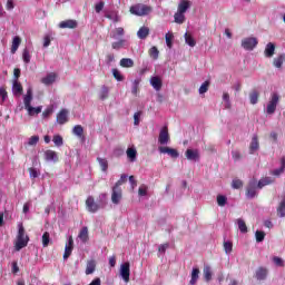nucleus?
I'll list each match as a JSON object with an SVG mask.
<instances>
[{"mask_svg":"<svg viewBox=\"0 0 285 285\" xmlns=\"http://www.w3.org/2000/svg\"><path fill=\"white\" fill-rule=\"evenodd\" d=\"M21 46V38L19 36L13 37L11 45V55H16Z\"/></svg>","mask_w":285,"mask_h":285,"instance_id":"5701e85b","label":"nucleus"},{"mask_svg":"<svg viewBox=\"0 0 285 285\" xmlns=\"http://www.w3.org/2000/svg\"><path fill=\"white\" fill-rule=\"evenodd\" d=\"M158 151L160 155H168L171 157V159H177L179 157V151L175 148L166 147V146H159Z\"/></svg>","mask_w":285,"mask_h":285,"instance_id":"0eeeda50","label":"nucleus"},{"mask_svg":"<svg viewBox=\"0 0 285 285\" xmlns=\"http://www.w3.org/2000/svg\"><path fill=\"white\" fill-rule=\"evenodd\" d=\"M259 100V94H257V91H253L249 95V101L253 106H255V104H257V101Z\"/></svg>","mask_w":285,"mask_h":285,"instance_id":"4d7b16f0","label":"nucleus"},{"mask_svg":"<svg viewBox=\"0 0 285 285\" xmlns=\"http://www.w3.org/2000/svg\"><path fill=\"white\" fill-rule=\"evenodd\" d=\"M121 68H132L135 66V61L130 58H122L120 60Z\"/></svg>","mask_w":285,"mask_h":285,"instance_id":"e433bc0d","label":"nucleus"},{"mask_svg":"<svg viewBox=\"0 0 285 285\" xmlns=\"http://www.w3.org/2000/svg\"><path fill=\"white\" fill-rule=\"evenodd\" d=\"M264 55L267 59H271L275 55V43L268 42L265 47Z\"/></svg>","mask_w":285,"mask_h":285,"instance_id":"4be33fe9","label":"nucleus"},{"mask_svg":"<svg viewBox=\"0 0 285 285\" xmlns=\"http://www.w3.org/2000/svg\"><path fill=\"white\" fill-rule=\"evenodd\" d=\"M39 144V136H32L28 140V146H37Z\"/></svg>","mask_w":285,"mask_h":285,"instance_id":"338daca9","label":"nucleus"},{"mask_svg":"<svg viewBox=\"0 0 285 285\" xmlns=\"http://www.w3.org/2000/svg\"><path fill=\"white\" fill-rule=\"evenodd\" d=\"M97 161H98L102 173H106L108 170V160L106 158L98 157Z\"/></svg>","mask_w":285,"mask_h":285,"instance_id":"a19ab883","label":"nucleus"},{"mask_svg":"<svg viewBox=\"0 0 285 285\" xmlns=\"http://www.w3.org/2000/svg\"><path fill=\"white\" fill-rule=\"evenodd\" d=\"M173 33L167 32L165 36V41L169 48H173Z\"/></svg>","mask_w":285,"mask_h":285,"instance_id":"0e129e2a","label":"nucleus"},{"mask_svg":"<svg viewBox=\"0 0 285 285\" xmlns=\"http://www.w3.org/2000/svg\"><path fill=\"white\" fill-rule=\"evenodd\" d=\"M236 224H237L240 233H248V227L246 226V222H244V219L238 218L236 220Z\"/></svg>","mask_w":285,"mask_h":285,"instance_id":"79ce46f5","label":"nucleus"},{"mask_svg":"<svg viewBox=\"0 0 285 285\" xmlns=\"http://www.w3.org/2000/svg\"><path fill=\"white\" fill-rule=\"evenodd\" d=\"M141 118V111H137L134 114V126H139Z\"/></svg>","mask_w":285,"mask_h":285,"instance_id":"774afa93","label":"nucleus"},{"mask_svg":"<svg viewBox=\"0 0 285 285\" xmlns=\"http://www.w3.org/2000/svg\"><path fill=\"white\" fill-rule=\"evenodd\" d=\"M28 242H30V238L28 235H26V228H23V224L18 225V235L14 243V250L19 252L22 248H26L28 246Z\"/></svg>","mask_w":285,"mask_h":285,"instance_id":"f257e3e1","label":"nucleus"},{"mask_svg":"<svg viewBox=\"0 0 285 285\" xmlns=\"http://www.w3.org/2000/svg\"><path fill=\"white\" fill-rule=\"evenodd\" d=\"M121 187L114 186L111 191V202L115 206H119L121 204Z\"/></svg>","mask_w":285,"mask_h":285,"instance_id":"1a4fd4ad","label":"nucleus"},{"mask_svg":"<svg viewBox=\"0 0 285 285\" xmlns=\"http://www.w3.org/2000/svg\"><path fill=\"white\" fill-rule=\"evenodd\" d=\"M57 81V73L56 72H50L46 77L41 79V83L45 86H52Z\"/></svg>","mask_w":285,"mask_h":285,"instance_id":"f3484780","label":"nucleus"},{"mask_svg":"<svg viewBox=\"0 0 285 285\" xmlns=\"http://www.w3.org/2000/svg\"><path fill=\"white\" fill-rule=\"evenodd\" d=\"M120 277L128 284L130 282V263H124L120 265Z\"/></svg>","mask_w":285,"mask_h":285,"instance_id":"9d476101","label":"nucleus"},{"mask_svg":"<svg viewBox=\"0 0 285 285\" xmlns=\"http://www.w3.org/2000/svg\"><path fill=\"white\" fill-rule=\"evenodd\" d=\"M277 106H279V94L272 92L269 100L266 105L265 112L266 115H275V110H277Z\"/></svg>","mask_w":285,"mask_h":285,"instance_id":"f03ea898","label":"nucleus"},{"mask_svg":"<svg viewBox=\"0 0 285 285\" xmlns=\"http://www.w3.org/2000/svg\"><path fill=\"white\" fill-rule=\"evenodd\" d=\"M130 46V42L126 39H119L118 41H115L111 43L112 50H121V48H128Z\"/></svg>","mask_w":285,"mask_h":285,"instance_id":"dca6fc26","label":"nucleus"},{"mask_svg":"<svg viewBox=\"0 0 285 285\" xmlns=\"http://www.w3.org/2000/svg\"><path fill=\"white\" fill-rule=\"evenodd\" d=\"M185 43H187V46H189L190 48H195V46H197L195 38H193V36L188 33H185Z\"/></svg>","mask_w":285,"mask_h":285,"instance_id":"37998d69","label":"nucleus"},{"mask_svg":"<svg viewBox=\"0 0 285 285\" xmlns=\"http://www.w3.org/2000/svg\"><path fill=\"white\" fill-rule=\"evenodd\" d=\"M72 132L76 135V137H83V127H81V125H76Z\"/></svg>","mask_w":285,"mask_h":285,"instance_id":"603ef678","label":"nucleus"},{"mask_svg":"<svg viewBox=\"0 0 285 285\" xmlns=\"http://www.w3.org/2000/svg\"><path fill=\"white\" fill-rule=\"evenodd\" d=\"M257 179L249 180L247 188H246V197L247 199H255L257 197Z\"/></svg>","mask_w":285,"mask_h":285,"instance_id":"39448f33","label":"nucleus"},{"mask_svg":"<svg viewBox=\"0 0 285 285\" xmlns=\"http://www.w3.org/2000/svg\"><path fill=\"white\" fill-rule=\"evenodd\" d=\"M106 18L114 21V23H119V21H121V18L117 13L106 14Z\"/></svg>","mask_w":285,"mask_h":285,"instance_id":"052dcab7","label":"nucleus"},{"mask_svg":"<svg viewBox=\"0 0 285 285\" xmlns=\"http://www.w3.org/2000/svg\"><path fill=\"white\" fill-rule=\"evenodd\" d=\"M224 250L226 255H230V253H233V243L230 240H226L224 243Z\"/></svg>","mask_w":285,"mask_h":285,"instance_id":"864d4df0","label":"nucleus"},{"mask_svg":"<svg viewBox=\"0 0 285 285\" xmlns=\"http://www.w3.org/2000/svg\"><path fill=\"white\" fill-rule=\"evenodd\" d=\"M43 107L41 106H38V107H27V111H28V115H30V117H33V115H39L41 114V110H42Z\"/></svg>","mask_w":285,"mask_h":285,"instance_id":"4c0bfd02","label":"nucleus"},{"mask_svg":"<svg viewBox=\"0 0 285 285\" xmlns=\"http://www.w3.org/2000/svg\"><path fill=\"white\" fill-rule=\"evenodd\" d=\"M149 55L153 57V59H159V49H157V47H151Z\"/></svg>","mask_w":285,"mask_h":285,"instance_id":"bf43d9fd","label":"nucleus"},{"mask_svg":"<svg viewBox=\"0 0 285 285\" xmlns=\"http://www.w3.org/2000/svg\"><path fill=\"white\" fill-rule=\"evenodd\" d=\"M149 83L154 88V90H156V92H159V90H161V86H164V83L161 82V78L157 76H153L149 80Z\"/></svg>","mask_w":285,"mask_h":285,"instance_id":"2eb2a0df","label":"nucleus"},{"mask_svg":"<svg viewBox=\"0 0 285 285\" xmlns=\"http://www.w3.org/2000/svg\"><path fill=\"white\" fill-rule=\"evenodd\" d=\"M255 237H256V242L259 244L265 239L266 233H264L263 230H256Z\"/></svg>","mask_w":285,"mask_h":285,"instance_id":"5fc2aeb1","label":"nucleus"},{"mask_svg":"<svg viewBox=\"0 0 285 285\" xmlns=\"http://www.w3.org/2000/svg\"><path fill=\"white\" fill-rule=\"evenodd\" d=\"M87 210L89 213H97V210L101 209V205L97 202H95V197L88 196L86 200Z\"/></svg>","mask_w":285,"mask_h":285,"instance_id":"6e6552de","label":"nucleus"},{"mask_svg":"<svg viewBox=\"0 0 285 285\" xmlns=\"http://www.w3.org/2000/svg\"><path fill=\"white\" fill-rule=\"evenodd\" d=\"M209 86H210V81L206 80L205 82H203L198 89L199 95H206V92H208Z\"/></svg>","mask_w":285,"mask_h":285,"instance_id":"de8ad7c7","label":"nucleus"},{"mask_svg":"<svg viewBox=\"0 0 285 285\" xmlns=\"http://www.w3.org/2000/svg\"><path fill=\"white\" fill-rule=\"evenodd\" d=\"M271 184H275V179L272 177H264L257 183V188L262 190L264 186H271Z\"/></svg>","mask_w":285,"mask_h":285,"instance_id":"412c9836","label":"nucleus"},{"mask_svg":"<svg viewBox=\"0 0 285 285\" xmlns=\"http://www.w3.org/2000/svg\"><path fill=\"white\" fill-rule=\"evenodd\" d=\"M277 215L278 217H285V197L281 200L277 207Z\"/></svg>","mask_w":285,"mask_h":285,"instance_id":"58836bf2","label":"nucleus"},{"mask_svg":"<svg viewBox=\"0 0 285 285\" xmlns=\"http://www.w3.org/2000/svg\"><path fill=\"white\" fill-rule=\"evenodd\" d=\"M109 95H110V89L106 85H104L99 91V99L101 101H106Z\"/></svg>","mask_w":285,"mask_h":285,"instance_id":"bb28decb","label":"nucleus"},{"mask_svg":"<svg viewBox=\"0 0 285 285\" xmlns=\"http://www.w3.org/2000/svg\"><path fill=\"white\" fill-rule=\"evenodd\" d=\"M175 23H184L186 21V16L180 11H177L174 16Z\"/></svg>","mask_w":285,"mask_h":285,"instance_id":"a18cd8bd","label":"nucleus"},{"mask_svg":"<svg viewBox=\"0 0 285 285\" xmlns=\"http://www.w3.org/2000/svg\"><path fill=\"white\" fill-rule=\"evenodd\" d=\"M255 277L258 282H264L268 277V269L266 267H259L256 269Z\"/></svg>","mask_w":285,"mask_h":285,"instance_id":"a211bd4d","label":"nucleus"},{"mask_svg":"<svg viewBox=\"0 0 285 285\" xmlns=\"http://www.w3.org/2000/svg\"><path fill=\"white\" fill-rule=\"evenodd\" d=\"M30 59H32V56H30V50H28V48H24L22 51L23 63H26V65L30 63Z\"/></svg>","mask_w":285,"mask_h":285,"instance_id":"c03bdc74","label":"nucleus"},{"mask_svg":"<svg viewBox=\"0 0 285 285\" xmlns=\"http://www.w3.org/2000/svg\"><path fill=\"white\" fill-rule=\"evenodd\" d=\"M13 95H21L23 92V87L19 83V80L14 79L12 83Z\"/></svg>","mask_w":285,"mask_h":285,"instance_id":"c756f323","label":"nucleus"},{"mask_svg":"<svg viewBox=\"0 0 285 285\" xmlns=\"http://www.w3.org/2000/svg\"><path fill=\"white\" fill-rule=\"evenodd\" d=\"M257 150H259V138L257 137V134H254L249 144V155H255Z\"/></svg>","mask_w":285,"mask_h":285,"instance_id":"9b49d317","label":"nucleus"},{"mask_svg":"<svg viewBox=\"0 0 285 285\" xmlns=\"http://www.w3.org/2000/svg\"><path fill=\"white\" fill-rule=\"evenodd\" d=\"M139 197H146L148 195V187L146 185H141L138 189Z\"/></svg>","mask_w":285,"mask_h":285,"instance_id":"680f3d73","label":"nucleus"},{"mask_svg":"<svg viewBox=\"0 0 285 285\" xmlns=\"http://www.w3.org/2000/svg\"><path fill=\"white\" fill-rule=\"evenodd\" d=\"M75 244V240L72 239V236L68 238V244L65 246V254L63 259H68L70 255H72V246Z\"/></svg>","mask_w":285,"mask_h":285,"instance_id":"6ab92c4d","label":"nucleus"},{"mask_svg":"<svg viewBox=\"0 0 285 285\" xmlns=\"http://www.w3.org/2000/svg\"><path fill=\"white\" fill-rule=\"evenodd\" d=\"M59 28L66 29H75L77 28V20H65L59 23Z\"/></svg>","mask_w":285,"mask_h":285,"instance_id":"b1692460","label":"nucleus"},{"mask_svg":"<svg viewBox=\"0 0 285 285\" xmlns=\"http://www.w3.org/2000/svg\"><path fill=\"white\" fill-rule=\"evenodd\" d=\"M158 144L160 146H168V144H170V134L168 132L167 126L160 129L158 135Z\"/></svg>","mask_w":285,"mask_h":285,"instance_id":"423d86ee","label":"nucleus"},{"mask_svg":"<svg viewBox=\"0 0 285 285\" xmlns=\"http://www.w3.org/2000/svg\"><path fill=\"white\" fill-rule=\"evenodd\" d=\"M257 43H259V40H257V38L247 37L242 40L240 46L244 50H247L250 52L255 50V48H257Z\"/></svg>","mask_w":285,"mask_h":285,"instance_id":"20e7f679","label":"nucleus"},{"mask_svg":"<svg viewBox=\"0 0 285 285\" xmlns=\"http://www.w3.org/2000/svg\"><path fill=\"white\" fill-rule=\"evenodd\" d=\"M185 157L189 161H199V150L197 149H187L185 153Z\"/></svg>","mask_w":285,"mask_h":285,"instance_id":"4468645a","label":"nucleus"},{"mask_svg":"<svg viewBox=\"0 0 285 285\" xmlns=\"http://www.w3.org/2000/svg\"><path fill=\"white\" fill-rule=\"evenodd\" d=\"M188 8H190V1L181 0L180 3L178 4V12H181L183 14H185Z\"/></svg>","mask_w":285,"mask_h":285,"instance_id":"473e14b6","label":"nucleus"},{"mask_svg":"<svg viewBox=\"0 0 285 285\" xmlns=\"http://www.w3.org/2000/svg\"><path fill=\"white\" fill-rule=\"evenodd\" d=\"M129 12L136 17H146V14H150V12H153V8L146 4H136L130 7Z\"/></svg>","mask_w":285,"mask_h":285,"instance_id":"7ed1b4c3","label":"nucleus"},{"mask_svg":"<svg viewBox=\"0 0 285 285\" xmlns=\"http://www.w3.org/2000/svg\"><path fill=\"white\" fill-rule=\"evenodd\" d=\"M284 170H285V157H282L281 167L272 170L271 175H273L274 177H281L282 175H284Z\"/></svg>","mask_w":285,"mask_h":285,"instance_id":"aec40b11","label":"nucleus"},{"mask_svg":"<svg viewBox=\"0 0 285 285\" xmlns=\"http://www.w3.org/2000/svg\"><path fill=\"white\" fill-rule=\"evenodd\" d=\"M52 141L57 148H61V146H63V137H61V135H55Z\"/></svg>","mask_w":285,"mask_h":285,"instance_id":"49530a36","label":"nucleus"},{"mask_svg":"<svg viewBox=\"0 0 285 285\" xmlns=\"http://www.w3.org/2000/svg\"><path fill=\"white\" fill-rule=\"evenodd\" d=\"M78 237H79L80 242H82V244H86V242H88V228L82 227L79 232Z\"/></svg>","mask_w":285,"mask_h":285,"instance_id":"c9c22d12","label":"nucleus"},{"mask_svg":"<svg viewBox=\"0 0 285 285\" xmlns=\"http://www.w3.org/2000/svg\"><path fill=\"white\" fill-rule=\"evenodd\" d=\"M126 32L124 31L122 27L116 28L114 31H111L110 37L111 39H119V37H124Z\"/></svg>","mask_w":285,"mask_h":285,"instance_id":"7c9ffc66","label":"nucleus"},{"mask_svg":"<svg viewBox=\"0 0 285 285\" xmlns=\"http://www.w3.org/2000/svg\"><path fill=\"white\" fill-rule=\"evenodd\" d=\"M98 205L100 207L106 208L108 206V195L107 194H100L97 198Z\"/></svg>","mask_w":285,"mask_h":285,"instance_id":"72a5a7b5","label":"nucleus"},{"mask_svg":"<svg viewBox=\"0 0 285 285\" xmlns=\"http://www.w3.org/2000/svg\"><path fill=\"white\" fill-rule=\"evenodd\" d=\"M111 72L118 81H124V75H121V71H119V69H112Z\"/></svg>","mask_w":285,"mask_h":285,"instance_id":"13d9d810","label":"nucleus"},{"mask_svg":"<svg viewBox=\"0 0 285 285\" xmlns=\"http://www.w3.org/2000/svg\"><path fill=\"white\" fill-rule=\"evenodd\" d=\"M23 104H24L26 109H28L31 106L30 105V104H32V89L31 88H29L27 90V94L23 97Z\"/></svg>","mask_w":285,"mask_h":285,"instance_id":"a878e982","label":"nucleus"},{"mask_svg":"<svg viewBox=\"0 0 285 285\" xmlns=\"http://www.w3.org/2000/svg\"><path fill=\"white\" fill-rule=\"evenodd\" d=\"M139 83H141V78H136L132 81V85H131V92H132V95H137V90L139 89Z\"/></svg>","mask_w":285,"mask_h":285,"instance_id":"3c124183","label":"nucleus"},{"mask_svg":"<svg viewBox=\"0 0 285 285\" xmlns=\"http://www.w3.org/2000/svg\"><path fill=\"white\" fill-rule=\"evenodd\" d=\"M197 282H199V269L197 267H193L189 284L195 285Z\"/></svg>","mask_w":285,"mask_h":285,"instance_id":"393cba45","label":"nucleus"},{"mask_svg":"<svg viewBox=\"0 0 285 285\" xmlns=\"http://www.w3.org/2000/svg\"><path fill=\"white\" fill-rule=\"evenodd\" d=\"M150 35V29L148 27H141L137 31L138 39H147V37Z\"/></svg>","mask_w":285,"mask_h":285,"instance_id":"cd10ccee","label":"nucleus"},{"mask_svg":"<svg viewBox=\"0 0 285 285\" xmlns=\"http://www.w3.org/2000/svg\"><path fill=\"white\" fill-rule=\"evenodd\" d=\"M49 245H50V233L45 232L42 235V246L43 248H48Z\"/></svg>","mask_w":285,"mask_h":285,"instance_id":"8fccbe9b","label":"nucleus"},{"mask_svg":"<svg viewBox=\"0 0 285 285\" xmlns=\"http://www.w3.org/2000/svg\"><path fill=\"white\" fill-rule=\"evenodd\" d=\"M244 186V181H242L240 179H234L232 181V188H234L235 190H239V188H243Z\"/></svg>","mask_w":285,"mask_h":285,"instance_id":"6e6d98bb","label":"nucleus"},{"mask_svg":"<svg viewBox=\"0 0 285 285\" xmlns=\"http://www.w3.org/2000/svg\"><path fill=\"white\" fill-rule=\"evenodd\" d=\"M41 175V171L37 168L30 167L29 168V177L30 179H37Z\"/></svg>","mask_w":285,"mask_h":285,"instance_id":"09e8293b","label":"nucleus"},{"mask_svg":"<svg viewBox=\"0 0 285 285\" xmlns=\"http://www.w3.org/2000/svg\"><path fill=\"white\" fill-rule=\"evenodd\" d=\"M203 275L205 281L210 282L213 279V269L209 265L204 266Z\"/></svg>","mask_w":285,"mask_h":285,"instance_id":"c85d7f7f","label":"nucleus"},{"mask_svg":"<svg viewBox=\"0 0 285 285\" xmlns=\"http://www.w3.org/2000/svg\"><path fill=\"white\" fill-rule=\"evenodd\" d=\"M127 157H128L129 161H131V164H134V161H137V149L128 148Z\"/></svg>","mask_w":285,"mask_h":285,"instance_id":"f704fd0d","label":"nucleus"},{"mask_svg":"<svg viewBox=\"0 0 285 285\" xmlns=\"http://www.w3.org/2000/svg\"><path fill=\"white\" fill-rule=\"evenodd\" d=\"M70 111L68 109H61L57 115V124L63 126V124H68V115Z\"/></svg>","mask_w":285,"mask_h":285,"instance_id":"f8f14e48","label":"nucleus"},{"mask_svg":"<svg viewBox=\"0 0 285 285\" xmlns=\"http://www.w3.org/2000/svg\"><path fill=\"white\" fill-rule=\"evenodd\" d=\"M45 159L46 161L57 164L59 161V155H57V151L48 149L45 151Z\"/></svg>","mask_w":285,"mask_h":285,"instance_id":"ddd939ff","label":"nucleus"},{"mask_svg":"<svg viewBox=\"0 0 285 285\" xmlns=\"http://www.w3.org/2000/svg\"><path fill=\"white\" fill-rule=\"evenodd\" d=\"M8 99V92L3 87H0V104H3Z\"/></svg>","mask_w":285,"mask_h":285,"instance_id":"e2e57ef3","label":"nucleus"},{"mask_svg":"<svg viewBox=\"0 0 285 285\" xmlns=\"http://www.w3.org/2000/svg\"><path fill=\"white\" fill-rule=\"evenodd\" d=\"M97 268V263L95 261H89L87 263V267H86V275H92V273H95Z\"/></svg>","mask_w":285,"mask_h":285,"instance_id":"2f4dec72","label":"nucleus"},{"mask_svg":"<svg viewBox=\"0 0 285 285\" xmlns=\"http://www.w3.org/2000/svg\"><path fill=\"white\" fill-rule=\"evenodd\" d=\"M216 202H217L218 206H220V208H224V206H226V204H228V197H226L225 195H218L216 197Z\"/></svg>","mask_w":285,"mask_h":285,"instance_id":"ea45409f","label":"nucleus"},{"mask_svg":"<svg viewBox=\"0 0 285 285\" xmlns=\"http://www.w3.org/2000/svg\"><path fill=\"white\" fill-rule=\"evenodd\" d=\"M223 101H225V108H230V95L228 92L223 94Z\"/></svg>","mask_w":285,"mask_h":285,"instance_id":"69168bd1","label":"nucleus"}]
</instances>
